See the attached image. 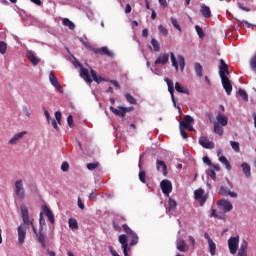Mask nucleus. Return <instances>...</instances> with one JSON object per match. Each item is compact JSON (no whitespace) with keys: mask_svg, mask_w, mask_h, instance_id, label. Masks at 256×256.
<instances>
[{"mask_svg":"<svg viewBox=\"0 0 256 256\" xmlns=\"http://www.w3.org/2000/svg\"><path fill=\"white\" fill-rule=\"evenodd\" d=\"M21 217L24 225H31L33 233L36 235V239L38 243H40L42 249H46L47 242L45 241V231H43V225H45V218L43 217V212L40 213L39 218V231L35 228V224H33V220H29V208L25 204L20 205Z\"/></svg>","mask_w":256,"mask_h":256,"instance_id":"nucleus-1","label":"nucleus"},{"mask_svg":"<svg viewBox=\"0 0 256 256\" xmlns=\"http://www.w3.org/2000/svg\"><path fill=\"white\" fill-rule=\"evenodd\" d=\"M219 75L222 81V87L227 93V95H231L233 91V85L231 84V80H229V66L225 63V60L220 59V66H219Z\"/></svg>","mask_w":256,"mask_h":256,"instance_id":"nucleus-2","label":"nucleus"},{"mask_svg":"<svg viewBox=\"0 0 256 256\" xmlns=\"http://www.w3.org/2000/svg\"><path fill=\"white\" fill-rule=\"evenodd\" d=\"M13 191L16 199H19V201L25 200V186L23 184V179H18L14 182Z\"/></svg>","mask_w":256,"mask_h":256,"instance_id":"nucleus-3","label":"nucleus"},{"mask_svg":"<svg viewBox=\"0 0 256 256\" xmlns=\"http://www.w3.org/2000/svg\"><path fill=\"white\" fill-rule=\"evenodd\" d=\"M170 59L172 62V67H175L176 72L179 71H184L185 70V58L181 55L178 56V62L177 58H175V54L173 52H170Z\"/></svg>","mask_w":256,"mask_h":256,"instance_id":"nucleus-4","label":"nucleus"},{"mask_svg":"<svg viewBox=\"0 0 256 256\" xmlns=\"http://www.w3.org/2000/svg\"><path fill=\"white\" fill-rule=\"evenodd\" d=\"M74 66L80 67V77L86 82V83H93V79L91 78V74H89V69L83 67L81 65L80 61H75Z\"/></svg>","mask_w":256,"mask_h":256,"instance_id":"nucleus-5","label":"nucleus"},{"mask_svg":"<svg viewBox=\"0 0 256 256\" xmlns=\"http://www.w3.org/2000/svg\"><path fill=\"white\" fill-rule=\"evenodd\" d=\"M122 229H124L128 238L131 239V241L129 243L130 247H133V246L137 245V243H139V236H137V234L134 231H132L131 228L127 224L122 225Z\"/></svg>","mask_w":256,"mask_h":256,"instance_id":"nucleus-6","label":"nucleus"},{"mask_svg":"<svg viewBox=\"0 0 256 256\" xmlns=\"http://www.w3.org/2000/svg\"><path fill=\"white\" fill-rule=\"evenodd\" d=\"M218 208L222 213H229V211H233V204L229 200L221 199L217 202Z\"/></svg>","mask_w":256,"mask_h":256,"instance_id":"nucleus-7","label":"nucleus"},{"mask_svg":"<svg viewBox=\"0 0 256 256\" xmlns=\"http://www.w3.org/2000/svg\"><path fill=\"white\" fill-rule=\"evenodd\" d=\"M228 248L231 255H235V253H237V249H239V236L230 237L228 239Z\"/></svg>","mask_w":256,"mask_h":256,"instance_id":"nucleus-8","label":"nucleus"},{"mask_svg":"<svg viewBox=\"0 0 256 256\" xmlns=\"http://www.w3.org/2000/svg\"><path fill=\"white\" fill-rule=\"evenodd\" d=\"M165 83H167L168 86V91L171 95V99L173 102L174 107H177L178 111H181V107L177 106V101H175V87L173 86V80L169 79V78H165Z\"/></svg>","mask_w":256,"mask_h":256,"instance_id":"nucleus-9","label":"nucleus"},{"mask_svg":"<svg viewBox=\"0 0 256 256\" xmlns=\"http://www.w3.org/2000/svg\"><path fill=\"white\" fill-rule=\"evenodd\" d=\"M194 199H196V201H200V206L203 207V205H205V203L207 202V196H205V190H203L202 188L195 190Z\"/></svg>","mask_w":256,"mask_h":256,"instance_id":"nucleus-10","label":"nucleus"},{"mask_svg":"<svg viewBox=\"0 0 256 256\" xmlns=\"http://www.w3.org/2000/svg\"><path fill=\"white\" fill-rule=\"evenodd\" d=\"M118 241L123 249L124 256H129V243L127 242V235L121 234L118 238Z\"/></svg>","mask_w":256,"mask_h":256,"instance_id":"nucleus-11","label":"nucleus"},{"mask_svg":"<svg viewBox=\"0 0 256 256\" xmlns=\"http://www.w3.org/2000/svg\"><path fill=\"white\" fill-rule=\"evenodd\" d=\"M160 187L162 189V193L169 197L171 191H173V184L169 180H162L160 183Z\"/></svg>","mask_w":256,"mask_h":256,"instance_id":"nucleus-12","label":"nucleus"},{"mask_svg":"<svg viewBox=\"0 0 256 256\" xmlns=\"http://www.w3.org/2000/svg\"><path fill=\"white\" fill-rule=\"evenodd\" d=\"M198 143L204 149H215V143H213V141H210L209 138L206 136L200 137Z\"/></svg>","mask_w":256,"mask_h":256,"instance_id":"nucleus-13","label":"nucleus"},{"mask_svg":"<svg viewBox=\"0 0 256 256\" xmlns=\"http://www.w3.org/2000/svg\"><path fill=\"white\" fill-rule=\"evenodd\" d=\"M49 81L51 85L58 91V93H63V87H61L59 80H57V77L55 74H53V72L49 74Z\"/></svg>","mask_w":256,"mask_h":256,"instance_id":"nucleus-14","label":"nucleus"},{"mask_svg":"<svg viewBox=\"0 0 256 256\" xmlns=\"http://www.w3.org/2000/svg\"><path fill=\"white\" fill-rule=\"evenodd\" d=\"M204 238L208 241V247H209L210 254L212 256H214L217 251V244H215L213 239H211V236H209V233H205Z\"/></svg>","mask_w":256,"mask_h":256,"instance_id":"nucleus-15","label":"nucleus"},{"mask_svg":"<svg viewBox=\"0 0 256 256\" xmlns=\"http://www.w3.org/2000/svg\"><path fill=\"white\" fill-rule=\"evenodd\" d=\"M110 111L114 113V115H117L118 117H125L127 115V107L119 106L118 108H115L113 106H110Z\"/></svg>","mask_w":256,"mask_h":256,"instance_id":"nucleus-16","label":"nucleus"},{"mask_svg":"<svg viewBox=\"0 0 256 256\" xmlns=\"http://www.w3.org/2000/svg\"><path fill=\"white\" fill-rule=\"evenodd\" d=\"M18 231V242L20 243V245H23V243H25V237H27V230H25V227H23V225H20L17 228Z\"/></svg>","mask_w":256,"mask_h":256,"instance_id":"nucleus-17","label":"nucleus"},{"mask_svg":"<svg viewBox=\"0 0 256 256\" xmlns=\"http://www.w3.org/2000/svg\"><path fill=\"white\" fill-rule=\"evenodd\" d=\"M27 135V131H22L20 133L15 134L10 140H9V145H17L23 137Z\"/></svg>","mask_w":256,"mask_h":256,"instance_id":"nucleus-18","label":"nucleus"},{"mask_svg":"<svg viewBox=\"0 0 256 256\" xmlns=\"http://www.w3.org/2000/svg\"><path fill=\"white\" fill-rule=\"evenodd\" d=\"M219 194L223 195L224 197H227V195H229L233 199H237V192H231V190H229L227 186H221Z\"/></svg>","mask_w":256,"mask_h":256,"instance_id":"nucleus-19","label":"nucleus"},{"mask_svg":"<svg viewBox=\"0 0 256 256\" xmlns=\"http://www.w3.org/2000/svg\"><path fill=\"white\" fill-rule=\"evenodd\" d=\"M155 65H167L169 63V54H160L155 60Z\"/></svg>","mask_w":256,"mask_h":256,"instance_id":"nucleus-20","label":"nucleus"},{"mask_svg":"<svg viewBox=\"0 0 256 256\" xmlns=\"http://www.w3.org/2000/svg\"><path fill=\"white\" fill-rule=\"evenodd\" d=\"M215 123H218V125H221V127H227V123H229V119L227 118V116H225V114L218 113V115L216 116Z\"/></svg>","mask_w":256,"mask_h":256,"instance_id":"nucleus-21","label":"nucleus"},{"mask_svg":"<svg viewBox=\"0 0 256 256\" xmlns=\"http://www.w3.org/2000/svg\"><path fill=\"white\" fill-rule=\"evenodd\" d=\"M42 209L44 214L48 217L49 222L53 225L55 223V216L53 215L51 208L48 207L47 205H44Z\"/></svg>","mask_w":256,"mask_h":256,"instance_id":"nucleus-22","label":"nucleus"},{"mask_svg":"<svg viewBox=\"0 0 256 256\" xmlns=\"http://www.w3.org/2000/svg\"><path fill=\"white\" fill-rule=\"evenodd\" d=\"M156 169L157 171H162L164 177H167V164L163 160L156 161Z\"/></svg>","mask_w":256,"mask_h":256,"instance_id":"nucleus-23","label":"nucleus"},{"mask_svg":"<svg viewBox=\"0 0 256 256\" xmlns=\"http://www.w3.org/2000/svg\"><path fill=\"white\" fill-rule=\"evenodd\" d=\"M94 53L96 55H107V57H113V52L109 51V48L107 47L94 49Z\"/></svg>","mask_w":256,"mask_h":256,"instance_id":"nucleus-24","label":"nucleus"},{"mask_svg":"<svg viewBox=\"0 0 256 256\" xmlns=\"http://www.w3.org/2000/svg\"><path fill=\"white\" fill-rule=\"evenodd\" d=\"M26 57L34 66L39 65V63L41 62V59L35 57V53H33V51L26 52Z\"/></svg>","mask_w":256,"mask_h":256,"instance_id":"nucleus-25","label":"nucleus"},{"mask_svg":"<svg viewBox=\"0 0 256 256\" xmlns=\"http://www.w3.org/2000/svg\"><path fill=\"white\" fill-rule=\"evenodd\" d=\"M200 13L205 17V19L211 18V8L207 5H202L200 8Z\"/></svg>","mask_w":256,"mask_h":256,"instance_id":"nucleus-26","label":"nucleus"},{"mask_svg":"<svg viewBox=\"0 0 256 256\" xmlns=\"http://www.w3.org/2000/svg\"><path fill=\"white\" fill-rule=\"evenodd\" d=\"M248 243L246 240H243L240 248L238 250V256H247V247H248Z\"/></svg>","mask_w":256,"mask_h":256,"instance_id":"nucleus-27","label":"nucleus"},{"mask_svg":"<svg viewBox=\"0 0 256 256\" xmlns=\"http://www.w3.org/2000/svg\"><path fill=\"white\" fill-rule=\"evenodd\" d=\"M194 121L195 120L193 119V117L186 115L184 119L180 122V127L185 128L191 125V123H194Z\"/></svg>","mask_w":256,"mask_h":256,"instance_id":"nucleus-28","label":"nucleus"},{"mask_svg":"<svg viewBox=\"0 0 256 256\" xmlns=\"http://www.w3.org/2000/svg\"><path fill=\"white\" fill-rule=\"evenodd\" d=\"M175 90L177 93H183L184 95H189V89L183 87L179 82L175 83Z\"/></svg>","mask_w":256,"mask_h":256,"instance_id":"nucleus-29","label":"nucleus"},{"mask_svg":"<svg viewBox=\"0 0 256 256\" xmlns=\"http://www.w3.org/2000/svg\"><path fill=\"white\" fill-rule=\"evenodd\" d=\"M68 225L72 231H77V229H79V223L77 222V219H75V218H69Z\"/></svg>","mask_w":256,"mask_h":256,"instance_id":"nucleus-30","label":"nucleus"},{"mask_svg":"<svg viewBox=\"0 0 256 256\" xmlns=\"http://www.w3.org/2000/svg\"><path fill=\"white\" fill-rule=\"evenodd\" d=\"M177 249L181 253H185L189 249V247L187 246V243H185V240H180L177 242Z\"/></svg>","mask_w":256,"mask_h":256,"instance_id":"nucleus-31","label":"nucleus"},{"mask_svg":"<svg viewBox=\"0 0 256 256\" xmlns=\"http://www.w3.org/2000/svg\"><path fill=\"white\" fill-rule=\"evenodd\" d=\"M177 209V201H175L173 198H169L168 201V209L166 210V213H169L170 211H175Z\"/></svg>","mask_w":256,"mask_h":256,"instance_id":"nucleus-32","label":"nucleus"},{"mask_svg":"<svg viewBox=\"0 0 256 256\" xmlns=\"http://www.w3.org/2000/svg\"><path fill=\"white\" fill-rule=\"evenodd\" d=\"M242 171L246 177H251V166L247 162L242 163Z\"/></svg>","mask_w":256,"mask_h":256,"instance_id":"nucleus-33","label":"nucleus"},{"mask_svg":"<svg viewBox=\"0 0 256 256\" xmlns=\"http://www.w3.org/2000/svg\"><path fill=\"white\" fill-rule=\"evenodd\" d=\"M194 69L197 77H203V66H201V63H195Z\"/></svg>","mask_w":256,"mask_h":256,"instance_id":"nucleus-34","label":"nucleus"},{"mask_svg":"<svg viewBox=\"0 0 256 256\" xmlns=\"http://www.w3.org/2000/svg\"><path fill=\"white\" fill-rule=\"evenodd\" d=\"M90 74H91L93 81H95V83H101V81H104L103 77L98 76L97 72H95V70L91 69Z\"/></svg>","mask_w":256,"mask_h":256,"instance_id":"nucleus-35","label":"nucleus"},{"mask_svg":"<svg viewBox=\"0 0 256 256\" xmlns=\"http://www.w3.org/2000/svg\"><path fill=\"white\" fill-rule=\"evenodd\" d=\"M219 161L220 163H223V165H225L228 171H231V164L229 163V160H227L225 156H220Z\"/></svg>","mask_w":256,"mask_h":256,"instance_id":"nucleus-36","label":"nucleus"},{"mask_svg":"<svg viewBox=\"0 0 256 256\" xmlns=\"http://www.w3.org/2000/svg\"><path fill=\"white\" fill-rule=\"evenodd\" d=\"M151 45H152L153 50L155 51V53H159V51H161V46L159 45V42L156 41L155 38L151 39Z\"/></svg>","mask_w":256,"mask_h":256,"instance_id":"nucleus-37","label":"nucleus"},{"mask_svg":"<svg viewBox=\"0 0 256 256\" xmlns=\"http://www.w3.org/2000/svg\"><path fill=\"white\" fill-rule=\"evenodd\" d=\"M214 133L220 136L223 135V126H221V124L219 123L214 122Z\"/></svg>","mask_w":256,"mask_h":256,"instance_id":"nucleus-38","label":"nucleus"},{"mask_svg":"<svg viewBox=\"0 0 256 256\" xmlns=\"http://www.w3.org/2000/svg\"><path fill=\"white\" fill-rule=\"evenodd\" d=\"M62 23L65 27H69V29L71 30L75 29V24L71 22V20H69L68 18H64L62 20Z\"/></svg>","mask_w":256,"mask_h":256,"instance_id":"nucleus-39","label":"nucleus"},{"mask_svg":"<svg viewBox=\"0 0 256 256\" xmlns=\"http://www.w3.org/2000/svg\"><path fill=\"white\" fill-rule=\"evenodd\" d=\"M125 97L128 103H130V105H135V103H137V100L135 99V97H133L130 93H126Z\"/></svg>","mask_w":256,"mask_h":256,"instance_id":"nucleus-40","label":"nucleus"},{"mask_svg":"<svg viewBox=\"0 0 256 256\" xmlns=\"http://www.w3.org/2000/svg\"><path fill=\"white\" fill-rule=\"evenodd\" d=\"M238 94L243 99V101H249V95L247 94V92L245 90L239 89Z\"/></svg>","mask_w":256,"mask_h":256,"instance_id":"nucleus-41","label":"nucleus"},{"mask_svg":"<svg viewBox=\"0 0 256 256\" xmlns=\"http://www.w3.org/2000/svg\"><path fill=\"white\" fill-rule=\"evenodd\" d=\"M207 175L209 178H211L213 181H216L217 180V174L215 173V170L213 169H208L206 171Z\"/></svg>","mask_w":256,"mask_h":256,"instance_id":"nucleus-42","label":"nucleus"},{"mask_svg":"<svg viewBox=\"0 0 256 256\" xmlns=\"http://www.w3.org/2000/svg\"><path fill=\"white\" fill-rule=\"evenodd\" d=\"M230 145H231L232 149H233L236 153H239V151H241V148H240V146H239V142L230 141Z\"/></svg>","mask_w":256,"mask_h":256,"instance_id":"nucleus-43","label":"nucleus"},{"mask_svg":"<svg viewBox=\"0 0 256 256\" xmlns=\"http://www.w3.org/2000/svg\"><path fill=\"white\" fill-rule=\"evenodd\" d=\"M171 23H172L173 27L175 29H177V31H179L180 33H181V31H183L181 29V26L179 25V22H177V18H171Z\"/></svg>","mask_w":256,"mask_h":256,"instance_id":"nucleus-44","label":"nucleus"},{"mask_svg":"<svg viewBox=\"0 0 256 256\" xmlns=\"http://www.w3.org/2000/svg\"><path fill=\"white\" fill-rule=\"evenodd\" d=\"M5 53H7V43H5L4 41H1L0 42V54L5 55Z\"/></svg>","mask_w":256,"mask_h":256,"instance_id":"nucleus-45","label":"nucleus"},{"mask_svg":"<svg viewBox=\"0 0 256 256\" xmlns=\"http://www.w3.org/2000/svg\"><path fill=\"white\" fill-rule=\"evenodd\" d=\"M196 32L198 34V36L200 37V39H204L205 38V32H203V28H201L200 26H195Z\"/></svg>","mask_w":256,"mask_h":256,"instance_id":"nucleus-46","label":"nucleus"},{"mask_svg":"<svg viewBox=\"0 0 256 256\" xmlns=\"http://www.w3.org/2000/svg\"><path fill=\"white\" fill-rule=\"evenodd\" d=\"M79 41H81L82 45L86 47V49H91V44L87 40V38H79Z\"/></svg>","mask_w":256,"mask_h":256,"instance_id":"nucleus-47","label":"nucleus"},{"mask_svg":"<svg viewBox=\"0 0 256 256\" xmlns=\"http://www.w3.org/2000/svg\"><path fill=\"white\" fill-rule=\"evenodd\" d=\"M158 31H160L162 33V35H164L165 37H167V35H169V31L163 25L158 26Z\"/></svg>","mask_w":256,"mask_h":256,"instance_id":"nucleus-48","label":"nucleus"},{"mask_svg":"<svg viewBox=\"0 0 256 256\" xmlns=\"http://www.w3.org/2000/svg\"><path fill=\"white\" fill-rule=\"evenodd\" d=\"M99 167V163H88L87 164V169H89V171H93L95 169H97Z\"/></svg>","mask_w":256,"mask_h":256,"instance_id":"nucleus-49","label":"nucleus"},{"mask_svg":"<svg viewBox=\"0 0 256 256\" xmlns=\"http://www.w3.org/2000/svg\"><path fill=\"white\" fill-rule=\"evenodd\" d=\"M62 117H63V115L61 114V112H59V111H56V112H55V119H56L58 125H61V119H62Z\"/></svg>","mask_w":256,"mask_h":256,"instance_id":"nucleus-50","label":"nucleus"},{"mask_svg":"<svg viewBox=\"0 0 256 256\" xmlns=\"http://www.w3.org/2000/svg\"><path fill=\"white\" fill-rule=\"evenodd\" d=\"M43 111H44V115L46 117L47 122L51 123V119H52L51 118V114H49V111L47 109H45V108H43Z\"/></svg>","mask_w":256,"mask_h":256,"instance_id":"nucleus-51","label":"nucleus"},{"mask_svg":"<svg viewBox=\"0 0 256 256\" xmlns=\"http://www.w3.org/2000/svg\"><path fill=\"white\" fill-rule=\"evenodd\" d=\"M22 111L25 117H31V112L29 111V108H27V106H23Z\"/></svg>","mask_w":256,"mask_h":256,"instance_id":"nucleus-52","label":"nucleus"},{"mask_svg":"<svg viewBox=\"0 0 256 256\" xmlns=\"http://www.w3.org/2000/svg\"><path fill=\"white\" fill-rule=\"evenodd\" d=\"M50 121H51V125L55 129V131H59V126L57 125V123H58L57 120L51 118Z\"/></svg>","mask_w":256,"mask_h":256,"instance_id":"nucleus-53","label":"nucleus"},{"mask_svg":"<svg viewBox=\"0 0 256 256\" xmlns=\"http://www.w3.org/2000/svg\"><path fill=\"white\" fill-rule=\"evenodd\" d=\"M145 177H146L145 171L139 172V179H140L141 183H145V181H146Z\"/></svg>","mask_w":256,"mask_h":256,"instance_id":"nucleus-54","label":"nucleus"},{"mask_svg":"<svg viewBox=\"0 0 256 256\" xmlns=\"http://www.w3.org/2000/svg\"><path fill=\"white\" fill-rule=\"evenodd\" d=\"M62 171H69V163L68 162H63L61 165Z\"/></svg>","mask_w":256,"mask_h":256,"instance_id":"nucleus-55","label":"nucleus"},{"mask_svg":"<svg viewBox=\"0 0 256 256\" xmlns=\"http://www.w3.org/2000/svg\"><path fill=\"white\" fill-rule=\"evenodd\" d=\"M67 123L69 127H73V115H68L67 117Z\"/></svg>","mask_w":256,"mask_h":256,"instance_id":"nucleus-56","label":"nucleus"},{"mask_svg":"<svg viewBox=\"0 0 256 256\" xmlns=\"http://www.w3.org/2000/svg\"><path fill=\"white\" fill-rule=\"evenodd\" d=\"M211 217H215L216 219H223V217L217 215V210H211Z\"/></svg>","mask_w":256,"mask_h":256,"instance_id":"nucleus-57","label":"nucleus"},{"mask_svg":"<svg viewBox=\"0 0 256 256\" xmlns=\"http://www.w3.org/2000/svg\"><path fill=\"white\" fill-rule=\"evenodd\" d=\"M180 135H182L183 139H187V132H185V128L180 126Z\"/></svg>","mask_w":256,"mask_h":256,"instance_id":"nucleus-58","label":"nucleus"},{"mask_svg":"<svg viewBox=\"0 0 256 256\" xmlns=\"http://www.w3.org/2000/svg\"><path fill=\"white\" fill-rule=\"evenodd\" d=\"M112 225L115 231H117L118 233H121V226H119V224H117L116 222H113Z\"/></svg>","mask_w":256,"mask_h":256,"instance_id":"nucleus-59","label":"nucleus"},{"mask_svg":"<svg viewBox=\"0 0 256 256\" xmlns=\"http://www.w3.org/2000/svg\"><path fill=\"white\" fill-rule=\"evenodd\" d=\"M203 161L204 163H206V165H209V166L213 165V163L211 162V159H209V157L207 156L203 157Z\"/></svg>","mask_w":256,"mask_h":256,"instance_id":"nucleus-60","label":"nucleus"},{"mask_svg":"<svg viewBox=\"0 0 256 256\" xmlns=\"http://www.w3.org/2000/svg\"><path fill=\"white\" fill-rule=\"evenodd\" d=\"M110 83L114 85L117 89H121V85L116 80H110Z\"/></svg>","mask_w":256,"mask_h":256,"instance_id":"nucleus-61","label":"nucleus"},{"mask_svg":"<svg viewBox=\"0 0 256 256\" xmlns=\"http://www.w3.org/2000/svg\"><path fill=\"white\" fill-rule=\"evenodd\" d=\"M142 37L144 38L149 37V30L147 28L142 30Z\"/></svg>","mask_w":256,"mask_h":256,"instance_id":"nucleus-62","label":"nucleus"},{"mask_svg":"<svg viewBox=\"0 0 256 256\" xmlns=\"http://www.w3.org/2000/svg\"><path fill=\"white\" fill-rule=\"evenodd\" d=\"M78 207L79 209H85V204H83V201H81V198H78Z\"/></svg>","mask_w":256,"mask_h":256,"instance_id":"nucleus-63","label":"nucleus"},{"mask_svg":"<svg viewBox=\"0 0 256 256\" xmlns=\"http://www.w3.org/2000/svg\"><path fill=\"white\" fill-rule=\"evenodd\" d=\"M125 13L126 14L131 13V4H126Z\"/></svg>","mask_w":256,"mask_h":256,"instance_id":"nucleus-64","label":"nucleus"}]
</instances>
